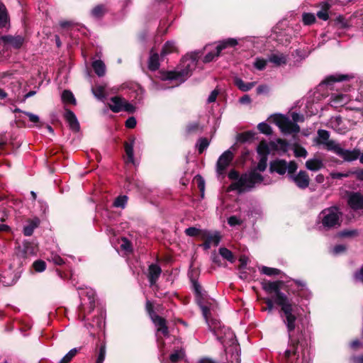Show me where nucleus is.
Returning a JSON list of instances; mask_svg holds the SVG:
<instances>
[{"mask_svg":"<svg viewBox=\"0 0 363 363\" xmlns=\"http://www.w3.org/2000/svg\"><path fill=\"white\" fill-rule=\"evenodd\" d=\"M327 150L334 152L336 155H339L342 147L340 144L337 143L335 140H330L325 144Z\"/></svg>","mask_w":363,"mask_h":363,"instance_id":"37","label":"nucleus"},{"mask_svg":"<svg viewBox=\"0 0 363 363\" xmlns=\"http://www.w3.org/2000/svg\"><path fill=\"white\" fill-rule=\"evenodd\" d=\"M195 179L196 181L198 183V187L199 189H200V191L203 193L204 191V188H205V182H204V180L203 179L199 176V175H197L196 177H195Z\"/></svg>","mask_w":363,"mask_h":363,"instance_id":"60","label":"nucleus"},{"mask_svg":"<svg viewBox=\"0 0 363 363\" xmlns=\"http://www.w3.org/2000/svg\"><path fill=\"white\" fill-rule=\"evenodd\" d=\"M92 67H93V69H94L95 73L99 77H103L105 74L106 66L101 60H98L94 61L92 63Z\"/></svg>","mask_w":363,"mask_h":363,"instance_id":"26","label":"nucleus"},{"mask_svg":"<svg viewBox=\"0 0 363 363\" xmlns=\"http://www.w3.org/2000/svg\"><path fill=\"white\" fill-rule=\"evenodd\" d=\"M261 272L267 276H274L279 274L280 270L276 268L262 267L261 268Z\"/></svg>","mask_w":363,"mask_h":363,"instance_id":"44","label":"nucleus"},{"mask_svg":"<svg viewBox=\"0 0 363 363\" xmlns=\"http://www.w3.org/2000/svg\"><path fill=\"white\" fill-rule=\"evenodd\" d=\"M348 101V97L345 94H335L332 96L331 104L332 106H338L346 104Z\"/></svg>","mask_w":363,"mask_h":363,"instance_id":"29","label":"nucleus"},{"mask_svg":"<svg viewBox=\"0 0 363 363\" xmlns=\"http://www.w3.org/2000/svg\"><path fill=\"white\" fill-rule=\"evenodd\" d=\"M345 247L343 245H337L333 249V253L335 255L343 252L345 250Z\"/></svg>","mask_w":363,"mask_h":363,"instance_id":"63","label":"nucleus"},{"mask_svg":"<svg viewBox=\"0 0 363 363\" xmlns=\"http://www.w3.org/2000/svg\"><path fill=\"white\" fill-rule=\"evenodd\" d=\"M267 165V157H261L259 159V161L258 162L257 169L260 172H263L266 169Z\"/></svg>","mask_w":363,"mask_h":363,"instance_id":"56","label":"nucleus"},{"mask_svg":"<svg viewBox=\"0 0 363 363\" xmlns=\"http://www.w3.org/2000/svg\"><path fill=\"white\" fill-rule=\"evenodd\" d=\"M185 233L189 236H197V235H201L202 236V232L194 228V227H190L186 229Z\"/></svg>","mask_w":363,"mask_h":363,"instance_id":"55","label":"nucleus"},{"mask_svg":"<svg viewBox=\"0 0 363 363\" xmlns=\"http://www.w3.org/2000/svg\"><path fill=\"white\" fill-rule=\"evenodd\" d=\"M34 269L38 272H43L46 268V264L43 260H37L33 264Z\"/></svg>","mask_w":363,"mask_h":363,"instance_id":"50","label":"nucleus"},{"mask_svg":"<svg viewBox=\"0 0 363 363\" xmlns=\"http://www.w3.org/2000/svg\"><path fill=\"white\" fill-rule=\"evenodd\" d=\"M9 22V14L5 5L0 2V27L4 28Z\"/></svg>","mask_w":363,"mask_h":363,"instance_id":"25","label":"nucleus"},{"mask_svg":"<svg viewBox=\"0 0 363 363\" xmlns=\"http://www.w3.org/2000/svg\"><path fill=\"white\" fill-rule=\"evenodd\" d=\"M347 202L350 208L354 211L363 209V194L360 192H350Z\"/></svg>","mask_w":363,"mask_h":363,"instance_id":"14","label":"nucleus"},{"mask_svg":"<svg viewBox=\"0 0 363 363\" xmlns=\"http://www.w3.org/2000/svg\"><path fill=\"white\" fill-rule=\"evenodd\" d=\"M259 130L265 135H271L272 133L271 127L266 123H261L257 126Z\"/></svg>","mask_w":363,"mask_h":363,"instance_id":"48","label":"nucleus"},{"mask_svg":"<svg viewBox=\"0 0 363 363\" xmlns=\"http://www.w3.org/2000/svg\"><path fill=\"white\" fill-rule=\"evenodd\" d=\"M234 155L230 150L225 151L218 158L217 161V172L219 174H223L227 167L230 165L233 160Z\"/></svg>","mask_w":363,"mask_h":363,"instance_id":"12","label":"nucleus"},{"mask_svg":"<svg viewBox=\"0 0 363 363\" xmlns=\"http://www.w3.org/2000/svg\"><path fill=\"white\" fill-rule=\"evenodd\" d=\"M298 349V342L291 341L284 352V363H302V359Z\"/></svg>","mask_w":363,"mask_h":363,"instance_id":"10","label":"nucleus"},{"mask_svg":"<svg viewBox=\"0 0 363 363\" xmlns=\"http://www.w3.org/2000/svg\"><path fill=\"white\" fill-rule=\"evenodd\" d=\"M77 349L71 350L60 362V363H69L72 358L77 354Z\"/></svg>","mask_w":363,"mask_h":363,"instance_id":"46","label":"nucleus"},{"mask_svg":"<svg viewBox=\"0 0 363 363\" xmlns=\"http://www.w3.org/2000/svg\"><path fill=\"white\" fill-rule=\"evenodd\" d=\"M23 113L28 117L30 122L34 123H37L39 122V117L37 115H35L29 112H23Z\"/></svg>","mask_w":363,"mask_h":363,"instance_id":"61","label":"nucleus"},{"mask_svg":"<svg viewBox=\"0 0 363 363\" xmlns=\"http://www.w3.org/2000/svg\"><path fill=\"white\" fill-rule=\"evenodd\" d=\"M267 65V61L264 59L257 58L254 62V66L259 70H262Z\"/></svg>","mask_w":363,"mask_h":363,"instance_id":"57","label":"nucleus"},{"mask_svg":"<svg viewBox=\"0 0 363 363\" xmlns=\"http://www.w3.org/2000/svg\"><path fill=\"white\" fill-rule=\"evenodd\" d=\"M119 247L125 254L130 253L133 251L131 242L125 238H122L118 241Z\"/></svg>","mask_w":363,"mask_h":363,"instance_id":"30","label":"nucleus"},{"mask_svg":"<svg viewBox=\"0 0 363 363\" xmlns=\"http://www.w3.org/2000/svg\"><path fill=\"white\" fill-rule=\"evenodd\" d=\"M153 322L157 327V331L160 332L164 335H168V328L166 325V321L164 318L159 315H155L152 318Z\"/></svg>","mask_w":363,"mask_h":363,"instance_id":"23","label":"nucleus"},{"mask_svg":"<svg viewBox=\"0 0 363 363\" xmlns=\"http://www.w3.org/2000/svg\"><path fill=\"white\" fill-rule=\"evenodd\" d=\"M128 198L126 196H120L117 197L113 203V206L116 207L124 208L127 203Z\"/></svg>","mask_w":363,"mask_h":363,"instance_id":"47","label":"nucleus"},{"mask_svg":"<svg viewBox=\"0 0 363 363\" xmlns=\"http://www.w3.org/2000/svg\"><path fill=\"white\" fill-rule=\"evenodd\" d=\"M351 174H352V172L351 171L347 172L345 173H340V172H331L330 174V176L333 179H342L343 177H348Z\"/></svg>","mask_w":363,"mask_h":363,"instance_id":"58","label":"nucleus"},{"mask_svg":"<svg viewBox=\"0 0 363 363\" xmlns=\"http://www.w3.org/2000/svg\"><path fill=\"white\" fill-rule=\"evenodd\" d=\"M148 278L151 285L156 283L162 272L161 268L157 264H150L148 269Z\"/></svg>","mask_w":363,"mask_h":363,"instance_id":"20","label":"nucleus"},{"mask_svg":"<svg viewBox=\"0 0 363 363\" xmlns=\"http://www.w3.org/2000/svg\"><path fill=\"white\" fill-rule=\"evenodd\" d=\"M242 223H243V220L240 218H239L236 216H232L228 218V223L230 226L240 225L242 224Z\"/></svg>","mask_w":363,"mask_h":363,"instance_id":"52","label":"nucleus"},{"mask_svg":"<svg viewBox=\"0 0 363 363\" xmlns=\"http://www.w3.org/2000/svg\"><path fill=\"white\" fill-rule=\"evenodd\" d=\"M48 260L49 262H53L56 265H62L65 263L64 259L57 253L52 252L50 255L48 257Z\"/></svg>","mask_w":363,"mask_h":363,"instance_id":"43","label":"nucleus"},{"mask_svg":"<svg viewBox=\"0 0 363 363\" xmlns=\"http://www.w3.org/2000/svg\"><path fill=\"white\" fill-rule=\"evenodd\" d=\"M199 306L201 307V309L202 311L203 315L204 316L206 322H208V317L210 315V311L213 309V304L209 303V304H205L201 301H199Z\"/></svg>","mask_w":363,"mask_h":363,"instance_id":"36","label":"nucleus"},{"mask_svg":"<svg viewBox=\"0 0 363 363\" xmlns=\"http://www.w3.org/2000/svg\"><path fill=\"white\" fill-rule=\"evenodd\" d=\"M81 298V305L79 307L78 318L84 320L86 315L91 313L95 307V292L91 288H78Z\"/></svg>","mask_w":363,"mask_h":363,"instance_id":"2","label":"nucleus"},{"mask_svg":"<svg viewBox=\"0 0 363 363\" xmlns=\"http://www.w3.org/2000/svg\"><path fill=\"white\" fill-rule=\"evenodd\" d=\"M106 12V9L104 5H98L91 10V15L94 18H101Z\"/></svg>","mask_w":363,"mask_h":363,"instance_id":"40","label":"nucleus"},{"mask_svg":"<svg viewBox=\"0 0 363 363\" xmlns=\"http://www.w3.org/2000/svg\"><path fill=\"white\" fill-rule=\"evenodd\" d=\"M323 162L318 158L310 159L306 162V167L311 171H318L323 167Z\"/></svg>","mask_w":363,"mask_h":363,"instance_id":"24","label":"nucleus"},{"mask_svg":"<svg viewBox=\"0 0 363 363\" xmlns=\"http://www.w3.org/2000/svg\"><path fill=\"white\" fill-rule=\"evenodd\" d=\"M133 144L134 140H133L130 143H125L124 145L125 152L126 154V162L134 163Z\"/></svg>","mask_w":363,"mask_h":363,"instance_id":"28","label":"nucleus"},{"mask_svg":"<svg viewBox=\"0 0 363 363\" xmlns=\"http://www.w3.org/2000/svg\"><path fill=\"white\" fill-rule=\"evenodd\" d=\"M341 213L335 206L325 208L318 216V220L325 229L337 228L340 225Z\"/></svg>","mask_w":363,"mask_h":363,"instance_id":"4","label":"nucleus"},{"mask_svg":"<svg viewBox=\"0 0 363 363\" xmlns=\"http://www.w3.org/2000/svg\"><path fill=\"white\" fill-rule=\"evenodd\" d=\"M108 106L110 109L115 113H118L121 111L133 113L135 111V107L131 104L119 96L112 97Z\"/></svg>","mask_w":363,"mask_h":363,"instance_id":"9","label":"nucleus"},{"mask_svg":"<svg viewBox=\"0 0 363 363\" xmlns=\"http://www.w3.org/2000/svg\"><path fill=\"white\" fill-rule=\"evenodd\" d=\"M184 357V352L182 350H177L170 355V360L173 363L177 362Z\"/></svg>","mask_w":363,"mask_h":363,"instance_id":"51","label":"nucleus"},{"mask_svg":"<svg viewBox=\"0 0 363 363\" xmlns=\"http://www.w3.org/2000/svg\"><path fill=\"white\" fill-rule=\"evenodd\" d=\"M238 44V41L235 38H228L220 43L216 46V51L215 52H209L206 54L203 58L204 62H209L212 61L215 57H218L221 51L228 47H235Z\"/></svg>","mask_w":363,"mask_h":363,"instance_id":"11","label":"nucleus"},{"mask_svg":"<svg viewBox=\"0 0 363 363\" xmlns=\"http://www.w3.org/2000/svg\"><path fill=\"white\" fill-rule=\"evenodd\" d=\"M92 93L99 99L103 100L105 99V86L104 85L98 84L92 88Z\"/></svg>","mask_w":363,"mask_h":363,"instance_id":"34","label":"nucleus"},{"mask_svg":"<svg viewBox=\"0 0 363 363\" xmlns=\"http://www.w3.org/2000/svg\"><path fill=\"white\" fill-rule=\"evenodd\" d=\"M106 355V347L101 345L99 347V354L96 359V363H103Z\"/></svg>","mask_w":363,"mask_h":363,"instance_id":"54","label":"nucleus"},{"mask_svg":"<svg viewBox=\"0 0 363 363\" xmlns=\"http://www.w3.org/2000/svg\"><path fill=\"white\" fill-rule=\"evenodd\" d=\"M281 281H268L264 283L263 289L269 294L274 293L275 303L280 306V313L289 333L294 330L296 321L299 315L298 304L292 301L285 294L280 291Z\"/></svg>","mask_w":363,"mask_h":363,"instance_id":"1","label":"nucleus"},{"mask_svg":"<svg viewBox=\"0 0 363 363\" xmlns=\"http://www.w3.org/2000/svg\"><path fill=\"white\" fill-rule=\"evenodd\" d=\"M202 130V128L199 125L198 122H194L189 123L186 127V131L189 133H193L196 132H201Z\"/></svg>","mask_w":363,"mask_h":363,"instance_id":"45","label":"nucleus"},{"mask_svg":"<svg viewBox=\"0 0 363 363\" xmlns=\"http://www.w3.org/2000/svg\"><path fill=\"white\" fill-rule=\"evenodd\" d=\"M208 145L209 142L206 138H201L197 143L199 152L202 153L208 147Z\"/></svg>","mask_w":363,"mask_h":363,"instance_id":"49","label":"nucleus"},{"mask_svg":"<svg viewBox=\"0 0 363 363\" xmlns=\"http://www.w3.org/2000/svg\"><path fill=\"white\" fill-rule=\"evenodd\" d=\"M0 40L4 44L9 45L16 49L21 48L24 43V38L21 35H3L1 37Z\"/></svg>","mask_w":363,"mask_h":363,"instance_id":"16","label":"nucleus"},{"mask_svg":"<svg viewBox=\"0 0 363 363\" xmlns=\"http://www.w3.org/2000/svg\"><path fill=\"white\" fill-rule=\"evenodd\" d=\"M318 143L320 144H323L325 145V144H326V143L330 140H329L330 134H329V132L327 130H319L318 131Z\"/></svg>","mask_w":363,"mask_h":363,"instance_id":"41","label":"nucleus"},{"mask_svg":"<svg viewBox=\"0 0 363 363\" xmlns=\"http://www.w3.org/2000/svg\"><path fill=\"white\" fill-rule=\"evenodd\" d=\"M296 157H306L307 155V151L301 147H297L294 151Z\"/></svg>","mask_w":363,"mask_h":363,"instance_id":"59","label":"nucleus"},{"mask_svg":"<svg viewBox=\"0 0 363 363\" xmlns=\"http://www.w3.org/2000/svg\"><path fill=\"white\" fill-rule=\"evenodd\" d=\"M177 46H176L174 42L167 41L163 46L161 54L162 56H164L169 53L177 52Z\"/></svg>","mask_w":363,"mask_h":363,"instance_id":"33","label":"nucleus"},{"mask_svg":"<svg viewBox=\"0 0 363 363\" xmlns=\"http://www.w3.org/2000/svg\"><path fill=\"white\" fill-rule=\"evenodd\" d=\"M360 155V150L359 149H354L352 150H345L342 147L338 156L342 157L345 161L352 162L359 158Z\"/></svg>","mask_w":363,"mask_h":363,"instance_id":"18","label":"nucleus"},{"mask_svg":"<svg viewBox=\"0 0 363 363\" xmlns=\"http://www.w3.org/2000/svg\"><path fill=\"white\" fill-rule=\"evenodd\" d=\"M297 164L291 161L289 163H287L284 160H275L270 164V170L271 172H277L279 174H284L287 171L289 174H293L297 169Z\"/></svg>","mask_w":363,"mask_h":363,"instance_id":"8","label":"nucleus"},{"mask_svg":"<svg viewBox=\"0 0 363 363\" xmlns=\"http://www.w3.org/2000/svg\"><path fill=\"white\" fill-rule=\"evenodd\" d=\"M262 182L263 177L262 175L256 170H252L249 173L242 174L237 182L232 184V188L240 192L245 191L251 189L255 184H260Z\"/></svg>","mask_w":363,"mask_h":363,"instance_id":"3","label":"nucleus"},{"mask_svg":"<svg viewBox=\"0 0 363 363\" xmlns=\"http://www.w3.org/2000/svg\"><path fill=\"white\" fill-rule=\"evenodd\" d=\"M294 284L297 287L296 294L297 296L301 298L309 299L311 296V293L306 286L304 281L296 280Z\"/></svg>","mask_w":363,"mask_h":363,"instance_id":"19","label":"nucleus"},{"mask_svg":"<svg viewBox=\"0 0 363 363\" xmlns=\"http://www.w3.org/2000/svg\"><path fill=\"white\" fill-rule=\"evenodd\" d=\"M136 125V120L135 118L133 117H130L126 121H125V126L128 128H135Z\"/></svg>","mask_w":363,"mask_h":363,"instance_id":"62","label":"nucleus"},{"mask_svg":"<svg viewBox=\"0 0 363 363\" xmlns=\"http://www.w3.org/2000/svg\"><path fill=\"white\" fill-rule=\"evenodd\" d=\"M218 325H220L219 323ZM213 330L216 335L218 337V338L220 340V341H221L223 344H225L226 342L227 339L229 340H233L234 339V334L229 328L225 327H223L221 328L220 325H218L217 328V326L215 325L213 328Z\"/></svg>","mask_w":363,"mask_h":363,"instance_id":"15","label":"nucleus"},{"mask_svg":"<svg viewBox=\"0 0 363 363\" xmlns=\"http://www.w3.org/2000/svg\"><path fill=\"white\" fill-rule=\"evenodd\" d=\"M40 220L38 218L30 219L28 220V223L23 228V234L26 236H30L34 230L39 225Z\"/></svg>","mask_w":363,"mask_h":363,"instance_id":"22","label":"nucleus"},{"mask_svg":"<svg viewBox=\"0 0 363 363\" xmlns=\"http://www.w3.org/2000/svg\"><path fill=\"white\" fill-rule=\"evenodd\" d=\"M290 178L300 189H304L309 186L310 178L308 173L305 171H300L296 175H293L291 174Z\"/></svg>","mask_w":363,"mask_h":363,"instance_id":"13","label":"nucleus"},{"mask_svg":"<svg viewBox=\"0 0 363 363\" xmlns=\"http://www.w3.org/2000/svg\"><path fill=\"white\" fill-rule=\"evenodd\" d=\"M62 99L65 103L73 104H74L76 103L73 94L70 91H68V90H65L62 92Z\"/></svg>","mask_w":363,"mask_h":363,"instance_id":"42","label":"nucleus"},{"mask_svg":"<svg viewBox=\"0 0 363 363\" xmlns=\"http://www.w3.org/2000/svg\"><path fill=\"white\" fill-rule=\"evenodd\" d=\"M315 21V17L312 13H307L303 15V22L304 23L305 25H311L313 23H314Z\"/></svg>","mask_w":363,"mask_h":363,"instance_id":"53","label":"nucleus"},{"mask_svg":"<svg viewBox=\"0 0 363 363\" xmlns=\"http://www.w3.org/2000/svg\"><path fill=\"white\" fill-rule=\"evenodd\" d=\"M269 60L276 65L280 66L286 63V57L283 54H272Z\"/></svg>","mask_w":363,"mask_h":363,"instance_id":"31","label":"nucleus"},{"mask_svg":"<svg viewBox=\"0 0 363 363\" xmlns=\"http://www.w3.org/2000/svg\"><path fill=\"white\" fill-rule=\"evenodd\" d=\"M182 64L184 69L180 71L169 72L167 74L168 79L177 80L179 82H184L191 71L195 69L196 66V57L192 55L186 56L183 58Z\"/></svg>","mask_w":363,"mask_h":363,"instance_id":"6","label":"nucleus"},{"mask_svg":"<svg viewBox=\"0 0 363 363\" xmlns=\"http://www.w3.org/2000/svg\"><path fill=\"white\" fill-rule=\"evenodd\" d=\"M219 254L222 256V257L231 263H233L235 260V257L232 252L225 247H220L219 249Z\"/></svg>","mask_w":363,"mask_h":363,"instance_id":"35","label":"nucleus"},{"mask_svg":"<svg viewBox=\"0 0 363 363\" xmlns=\"http://www.w3.org/2000/svg\"><path fill=\"white\" fill-rule=\"evenodd\" d=\"M287 146V143L282 139H277L276 141H272L269 143L263 140L259 143L257 146V151L261 157H267V155L269 154L271 150L280 149L285 151Z\"/></svg>","mask_w":363,"mask_h":363,"instance_id":"7","label":"nucleus"},{"mask_svg":"<svg viewBox=\"0 0 363 363\" xmlns=\"http://www.w3.org/2000/svg\"><path fill=\"white\" fill-rule=\"evenodd\" d=\"M265 303L267 306V310L271 312L274 308V303H275L273 296L272 297V298H267L265 300Z\"/></svg>","mask_w":363,"mask_h":363,"instance_id":"64","label":"nucleus"},{"mask_svg":"<svg viewBox=\"0 0 363 363\" xmlns=\"http://www.w3.org/2000/svg\"><path fill=\"white\" fill-rule=\"evenodd\" d=\"M348 78L347 75H342V74H335V75H330L324 81L323 83L327 84H330L335 82H340L345 80Z\"/></svg>","mask_w":363,"mask_h":363,"instance_id":"38","label":"nucleus"},{"mask_svg":"<svg viewBox=\"0 0 363 363\" xmlns=\"http://www.w3.org/2000/svg\"><path fill=\"white\" fill-rule=\"evenodd\" d=\"M291 118L293 121L284 116H276L274 121L277 125L280 128L282 133L285 134L297 133L300 130L299 126L296 122L303 121V116L297 113H292Z\"/></svg>","mask_w":363,"mask_h":363,"instance_id":"5","label":"nucleus"},{"mask_svg":"<svg viewBox=\"0 0 363 363\" xmlns=\"http://www.w3.org/2000/svg\"><path fill=\"white\" fill-rule=\"evenodd\" d=\"M159 56L157 53L151 54L149 60V69L151 70H156L159 68Z\"/></svg>","mask_w":363,"mask_h":363,"instance_id":"39","label":"nucleus"},{"mask_svg":"<svg viewBox=\"0 0 363 363\" xmlns=\"http://www.w3.org/2000/svg\"><path fill=\"white\" fill-rule=\"evenodd\" d=\"M202 238L205 240L203 244L205 248H209L211 245H218L220 240V237L218 233H211L203 232L202 233Z\"/></svg>","mask_w":363,"mask_h":363,"instance_id":"17","label":"nucleus"},{"mask_svg":"<svg viewBox=\"0 0 363 363\" xmlns=\"http://www.w3.org/2000/svg\"><path fill=\"white\" fill-rule=\"evenodd\" d=\"M234 83L242 91L250 90L256 84V82L245 83L241 79L238 77L235 78Z\"/></svg>","mask_w":363,"mask_h":363,"instance_id":"27","label":"nucleus"},{"mask_svg":"<svg viewBox=\"0 0 363 363\" xmlns=\"http://www.w3.org/2000/svg\"><path fill=\"white\" fill-rule=\"evenodd\" d=\"M65 118L69 123L71 129L74 131H77L79 129V124L74 113L70 110H66L65 113Z\"/></svg>","mask_w":363,"mask_h":363,"instance_id":"21","label":"nucleus"},{"mask_svg":"<svg viewBox=\"0 0 363 363\" xmlns=\"http://www.w3.org/2000/svg\"><path fill=\"white\" fill-rule=\"evenodd\" d=\"M321 10L317 13V16L323 21L328 19L329 16L328 11L329 10L330 5L328 2H323L320 4Z\"/></svg>","mask_w":363,"mask_h":363,"instance_id":"32","label":"nucleus"}]
</instances>
